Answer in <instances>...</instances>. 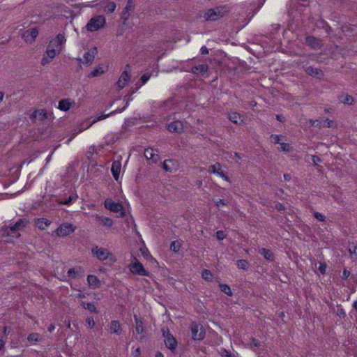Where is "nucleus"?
Here are the masks:
<instances>
[{
	"instance_id": "f257e3e1",
	"label": "nucleus",
	"mask_w": 357,
	"mask_h": 357,
	"mask_svg": "<svg viewBox=\"0 0 357 357\" xmlns=\"http://www.w3.org/2000/svg\"><path fill=\"white\" fill-rule=\"evenodd\" d=\"M65 40V38L62 34H58L54 38L50 40L47 45L46 52L42 59L43 65L50 63L56 55L61 52L62 45Z\"/></svg>"
},
{
	"instance_id": "f03ea898",
	"label": "nucleus",
	"mask_w": 357,
	"mask_h": 357,
	"mask_svg": "<svg viewBox=\"0 0 357 357\" xmlns=\"http://www.w3.org/2000/svg\"><path fill=\"white\" fill-rule=\"evenodd\" d=\"M104 206L109 211L117 213V217L123 218L125 216V211L122 204L118 202H116L112 199H106L104 202Z\"/></svg>"
},
{
	"instance_id": "7ed1b4c3",
	"label": "nucleus",
	"mask_w": 357,
	"mask_h": 357,
	"mask_svg": "<svg viewBox=\"0 0 357 357\" xmlns=\"http://www.w3.org/2000/svg\"><path fill=\"white\" fill-rule=\"evenodd\" d=\"M225 11L222 8L208 9L203 12L200 16L206 21H215L224 16Z\"/></svg>"
},
{
	"instance_id": "20e7f679",
	"label": "nucleus",
	"mask_w": 357,
	"mask_h": 357,
	"mask_svg": "<svg viewBox=\"0 0 357 357\" xmlns=\"http://www.w3.org/2000/svg\"><path fill=\"white\" fill-rule=\"evenodd\" d=\"M106 23L104 16L98 15L92 17L86 24V29L90 31H96L102 28Z\"/></svg>"
},
{
	"instance_id": "39448f33",
	"label": "nucleus",
	"mask_w": 357,
	"mask_h": 357,
	"mask_svg": "<svg viewBox=\"0 0 357 357\" xmlns=\"http://www.w3.org/2000/svg\"><path fill=\"white\" fill-rule=\"evenodd\" d=\"M75 231V227L71 223L66 222L60 225L54 231L53 236L64 237Z\"/></svg>"
},
{
	"instance_id": "423d86ee",
	"label": "nucleus",
	"mask_w": 357,
	"mask_h": 357,
	"mask_svg": "<svg viewBox=\"0 0 357 357\" xmlns=\"http://www.w3.org/2000/svg\"><path fill=\"white\" fill-rule=\"evenodd\" d=\"M91 252L100 261H104L112 256V253L105 248H99L98 246L93 247Z\"/></svg>"
},
{
	"instance_id": "0eeeda50",
	"label": "nucleus",
	"mask_w": 357,
	"mask_h": 357,
	"mask_svg": "<svg viewBox=\"0 0 357 357\" xmlns=\"http://www.w3.org/2000/svg\"><path fill=\"white\" fill-rule=\"evenodd\" d=\"M192 337L195 340H202L205 337V332L201 324L192 323L190 326Z\"/></svg>"
},
{
	"instance_id": "6e6552de",
	"label": "nucleus",
	"mask_w": 357,
	"mask_h": 357,
	"mask_svg": "<svg viewBox=\"0 0 357 357\" xmlns=\"http://www.w3.org/2000/svg\"><path fill=\"white\" fill-rule=\"evenodd\" d=\"M130 271L135 275L148 276L149 273L146 271L142 263L135 259V261L129 266Z\"/></svg>"
},
{
	"instance_id": "1a4fd4ad",
	"label": "nucleus",
	"mask_w": 357,
	"mask_h": 357,
	"mask_svg": "<svg viewBox=\"0 0 357 357\" xmlns=\"http://www.w3.org/2000/svg\"><path fill=\"white\" fill-rule=\"evenodd\" d=\"M25 226V221L23 220H19L14 225L9 227L8 231V235L12 238H17L20 236L18 230Z\"/></svg>"
},
{
	"instance_id": "9d476101",
	"label": "nucleus",
	"mask_w": 357,
	"mask_h": 357,
	"mask_svg": "<svg viewBox=\"0 0 357 357\" xmlns=\"http://www.w3.org/2000/svg\"><path fill=\"white\" fill-rule=\"evenodd\" d=\"M75 101L71 98H64L59 102L58 109L61 111L67 112L70 109L74 107Z\"/></svg>"
},
{
	"instance_id": "9b49d317",
	"label": "nucleus",
	"mask_w": 357,
	"mask_h": 357,
	"mask_svg": "<svg viewBox=\"0 0 357 357\" xmlns=\"http://www.w3.org/2000/svg\"><path fill=\"white\" fill-rule=\"evenodd\" d=\"M38 34V31L36 28H31L30 30H26L22 33V37L26 43H32L36 38Z\"/></svg>"
},
{
	"instance_id": "f8f14e48",
	"label": "nucleus",
	"mask_w": 357,
	"mask_h": 357,
	"mask_svg": "<svg viewBox=\"0 0 357 357\" xmlns=\"http://www.w3.org/2000/svg\"><path fill=\"white\" fill-rule=\"evenodd\" d=\"M121 157L119 160H115L112 164L111 172L115 181H118L120 178L121 170Z\"/></svg>"
},
{
	"instance_id": "ddd939ff",
	"label": "nucleus",
	"mask_w": 357,
	"mask_h": 357,
	"mask_svg": "<svg viewBox=\"0 0 357 357\" xmlns=\"http://www.w3.org/2000/svg\"><path fill=\"white\" fill-rule=\"evenodd\" d=\"M97 54L96 47H93L86 52L83 55L82 63L86 65L91 64L94 60L95 56ZM82 61V59H80Z\"/></svg>"
},
{
	"instance_id": "4468645a",
	"label": "nucleus",
	"mask_w": 357,
	"mask_h": 357,
	"mask_svg": "<svg viewBox=\"0 0 357 357\" xmlns=\"http://www.w3.org/2000/svg\"><path fill=\"white\" fill-rule=\"evenodd\" d=\"M144 156L148 160H151L153 163L157 162L160 160L159 155L151 148L144 150Z\"/></svg>"
},
{
	"instance_id": "2eb2a0df",
	"label": "nucleus",
	"mask_w": 357,
	"mask_h": 357,
	"mask_svg": "<svg viewBox=\"0 0 357 357\" xmlns=\"http://www.w3.org/2000/svg\"><path fill=\"white\" fill-rule=\"evenodd\" d=\"M167 130L172 132H181L183 130V123L180 121H175L167 126Z\"/></svg>"
},
{
	"instance_id": "dca6fc26",
	"label": "nucleus",
	"mask_w": 357,
	"mask_h": 357,
	"mask_svg": "<svg viewBox=\"0 0 357 357\" xmlns=\"http://www.w3.org/2000/svg\"><path fill=\"white\" fill-rule=\"evenodd\" d=\"M51 220L45 218H36L34 220L35 226L41 230H45L47 229L51 225Z\"/></svg>"
},
{
	"instance_id": "f3484780",
	"label": "nucleus",
	"mask_w": 357,
	"mask_h": 357,
	"mask_svg": "<svg viewBox=\"0 0 357 357\" xmlns=\"http://www.w3.org/2000/svg\"><path fill=\"white\" fill-rule=\"evenodd\" d=\"M130 81V75L126 71H124L119 78L116 82L117 87L119 90L123 89Z\"/></svg>"
},
{
	"instance_id": "a211bd4d",
	"label": "nucleus",
	"mask_w": 357,
	"mask_h": 357,
	"mask_svg": "<svg viewBox=\"0 0 357 357\" xmlns=\"http://www.w3.org/2000/svg\"><path fill=\"white\" fill-rule=\"evenodd\" d=\"M107 70V67L103 65H99L96 66L89 75V77H99L105 73Z\"/></svg>"
},
{
	"instance_id": "6ab92c4d",
	"label": "nucleus",
	"mask_w": 357,
	"mask_h": 357,
	"mask_svg": "<svg viewBox=\"0 0 357 357\" xmlns=\"http://www.w3.org/2000/svg\"><path fill=\"white\" fill-rule=\"evenodd\" d=\"M162 168L169 172H172L176 169V162L173 160H166L162 164Z\"/></svg>"
},
{
	"instance_id": "aec40b11",
	"label": "nucleus",
	"mask_w": 357,
	"mask_h": 357,
	"mask_svg": "<svg viewBox=\"0 0 357 357\" xmlns=\"http://www.w3.org/2000/svg\"><path fill=\"white\" fill-rule=\"evenodd\" d=\"M88 284L93 289L98 288L100 286V282L98 278L93 275H89L87 276Z\"/></svg>"
},
{
	"instance_id": "412c9836",
	"label": "nucleus",
	"mask_w": 357,
	"mask_h": 357,
	"mask_svg": "<svg viewBox=\"0 0 357 357\" xmlns=\"http://www.w3.org/2000/svg\"><path fill=\"white\" fill-rule=\"evenodd\" d=\"M305 71L308 75L319 79L323 76V72L320 69L312 66L307 67Z\"/></svg>"
},
{
	"instance_id": "4be33fe9",
	"label": "nucleus",
	"mask_w": 357,
	"mask_h": 357,
	"mask_svg": "<svg viewBox=\"0 0 357 357\" xmlns=\"http://www.w3.org/2000/svg\"><path fill=\"white\" fill-rule=\"evenodd\" d=\"M165 343L170 349H174L176 347V340L170 333H167L165 336Z\"/></svg>"
},
{
	"instance_id": "5701e85b",
	"label": "nucleus",
	"mask_w": 357,
	"mask_h": 357,
	"mask_svg": "<svg viewBox=\"0 0 357 357\" xmlns=\"http://www.w3.org/2000/svg\"><path fill=\"white\" fill-rule=\"evenodd\" d=\"M109 330L111 333L120 335L121 333V328L120 323L118 321H112L109 324Z\"/></svg>"
},
{
	"instance_id": "b1692460",
	"label": "nucleus",
	"mask_w": 357,
	"mask_h": 357,
	"mask_svg": "<svg viewBox=\"0 0 357 357\" xmlns=\"http://www.w3.org/2000/svg\"><path fill=\"white\" fill-rule=\"evenodd\" d=\"M96 219L100 224L107 227H110L113 225V220L110 218L96 215Z\"/></svg>"
},
{
	"instance_id": "393cba45",
	"label": "nucleus",
	"mask_w": 357,
	"mask_h": 357,
	"mask_svg": "<svg viewBox=\"0 0 357 357\" xmlns=\"http://www.w3.org/2000/svg\"><path fill=\"white\" fill-rule=\"evenodd\" d=\"M306 43L307 45L310 46L312 48H317L321 46L320 40H317L316 38L313 36H308L306 38Z\"/></svg>"
},
{
	"instance_id": "a878e982",
	"label": "nucleus",
	"mask_w": 357,
	"mask_h": 357,
	"mask_svg": "<svg viewBox=\"0 0 357 357\" xmlns=\"http://www.w3.org/2000/svg\"><path fill=\"white\" fill-rule=\"evenodd\" d=\"M229 119L234 123H241L243 121L242 116L240 114L236 112H231L229 113Z\"/></svg>"
},
{
	"instance_id": "bb28decb",
	"label": "nucleus",
	"mask_w": 357,
	"mask_h": 357,
	"mask_svg": "<svg viewBox=\"0 0 357 357\" xmlns=\"http://www.w3.org/2000/svg\"><path fill=\"white\" fill-rule=\"evenodd\" d=\"M259 253L264 256V257L268 260V261H273L274 259L273 255L269 250H267L266 248H261L259 250Z\"/></svg>"
},
{
	"instance_id": "cd10ccee",
	"label": "nucleus",
	"mask_w": 357,
	"mask_h": 357,
	"mask_svg": "<svg viewBox=\"0 0 357 357\" xmlns=\"http://www.w3.org/2000/svg\"><path fill=\"white\" fill-rule=\"evenodd\" d=\"M208 70V66L206 64H199L192 68V72L195 74L204 73Z\"/></svg>"
},
{
	"instance_id": "c85d7f7f",
	"label": "nucleus",
	"mask_w": 357,
	"mask_h": 357,
	"mask_svg": "<svg viewBox=\"0 0 357 357\" xmlns=\"http://www.w3.org/2000/svg\"><path fill=\"white\" fill-rule=\"evenodd\" d=\"M340 101L345 105H352L354 98L348 94H342L340 98Z\"/></svg>"
},
{
	"instance_id": "c756f323",
	"label": "nucleus",
	"mask_w": 357,
	"mask_h": 357,
	"mask_svg": "<svg viewBox=\"0 0 357 357\" xmlns=\"http://www.w3.org/2000/svg\"><path fill=\"white\" fill-rule=\"evenodd\" d=\"M135 320L136 324V332L138 334H142L144 332V326L143 323L141 320H139L137 316H135Z\"/></svg>"
},
{
	"instance_id": "7c9ffc66",
	"label": "nucleus",
	"mask_w": 357,
	"mask_h": 357,
	"mask_svg": "<svg viewBox=\"0 0 357 357\" xmlns=\"http://www.w3.org/2000/svg\"><path fill=\"white\" fill-rule=\"evenodd\" d=\"M81 272H82V268H80V267L72 268L68 271L67 275L69 278H74L76 277L77 275H78Z\"/></svg>"
},
{
	"instance_id": "2f4dec72",
	"label": "nucleus",
	"mask_w": 357,
	"mask_h": 357,
	"mask_svg": "<svg viewBox=\"0 0 357 357\" xmlns=\"http://www.w3.org/2000/svg\"><path fill=\"white\" fill-rule=\"evenodd\" d=\"M34 117H39L40 119H43L47 116V112L44 109H37L33 113Z\"/></svg>"
},
{
	"instance_id": "473e14b6",
	"label": "nucleus",
	"mask_w": 357,
	"mask_h": 357,
	"mask_svg": "<svg viewBox=\"0 0 357 357\" xmlns=\"http://www.w3.org/2000/svg\"><path fill=\"white\" fill-rule=\"evenodd\" d=\"M82 305L84 309H86L91 312H96V307L93 303H85L84 302H82Z\"/></svg>"
},
{
	"instance_id": "72a5a7b5",
	"label": "nucleus",
	"mask_w": 357,
	"mask_h": 357,
	"mask_svg": "<svg viewBox=\"0 0 357 357\" xmlns=\"http://www.w3.org/2000/svg\"><path fill=\"white\" fill-rule=\"evenodd\" d=\"M220 290L222 292H224L225 294H227L228 296H231L232 295L231 290L230 287L227 284H220Z\"/></svg>"
},
{
	"instance_id": "f704fd0d",
	"label": "nucleus",
	"mask_w": 357,
	"mask_h": 357,
	"mask_svg": "<svg viewBox=\"0 0 357 357\" xmlns=\"http://www.w3.org/2000/svg\"><path fill=\"white\" fill-rule=\"evenodd\" d=\"M202 277L204 280L209 281L211 280L213 275L210 271L205 269L202 273Z\"/></svg>"
},
{
	"instance_id": "c9c22d12",
	"label": "nucleus",
	"mask_w": 357,
	"mask_h": 357,
	"mask_svg": "<svg viewBox=\"0 0 357 357\" xmlns=\"http://www.w3.org/2000/svg\"><path fill=\"white\" fill-rule=\"evenodd\" d=\"M236 265L238 268L245 270L248 268V262L245 259H240L237 261Z\"/></svg>"
},
{
	"instance_id": "e433bc0d",
	"label": "nucleus",
	"mask_w": 357,
	"mask_h": 357,
	"mask_svg": "<svg viewBox=\"0 0 357 357\" xmlns=\"http://www.w3.org/2000/svg\"><path fill=\"white\" fill-rule=\"evenodd\" d=\"M116 9V4L114 2L108 3L105 7V11L109 13L114 12Z\"/></svg>"
},
{
	"instance_id": "4c0bfd02",
	"label": "nucleus",
	"mask_w": 357,
	"mask_h": 357,
	"mask_svg": "<svg viewBox=\"0 0 357 357\" xmlns=\"http://www.w3.org/2000/svg\"><path fill=\"white\" fill-rule=\"evenodd\" d=\"M77 197L78 196L77 195H70L65 201L61 202L60 204L63 205H69L72 202L77 200Z\"/></svg>"
},
{
	"instance_id": "58836bf2",
	"label": "nucleus",
	"mask_w": 357,
	"mask_h": 357,
	"mask_svg": "<svg viewBox=\"0 0 357 357\" xmlns=\"http://www.w3.org/2000/svg\"><path fill=\"white\" fill-rule=\"evenodd\" d=\"M209 172L213 174H216L218 172V170H220V163H215L214 165H212L209 167Z\"/></svg>"
},
{
	"instance_id": "ea45409f",
	"label": "nucleus",
	"mask_w": 357,
	"mask_h": 357,
	"mask_svg": "<svg viewBox=\"0 0 357 357\" xmlns=\"http://www.w3.org/2000/svg\"><path fill=\"white\" fill-rule=\"evenodd\" d=\"M170 249L174 252H178L180 249V243L178 241H174L171 243Z\"/></svg>"
},
{
	"instance_id": "a19ab883",
	"label": "nucleus",
	"mask_w": 357,
	"mask_h": 357,
	"mask_svg": "<svg viewBox=\"0 0 357 357\" xmlns=\"http://www.w3.org/2000/svg\"><path fill=\"white\" fill-rule=\"evenodd\" d=\"M280 146H281V149L284 151V152H289L291 151H292L293 148L292 146H291V144H287V143H283L282 142L280 144Z\"/></svg>"
},
{
	"instance_id": "79ce46f5",
	"label": "nucleus",
	"mask_w": 357,
	"mask_h": 357,
	"mask_svg": "<svg viewBox=\"0 0 357 357\" xmlns=\"http://www.w3.org/2000/svg\"><path fill=\"white\" fill-rule=\"evenodd\" d=\"M27 339L29 342H38L40 340V335L38 333H31Z\"/></svg>"
},
{
	"instance_id": "37998d69",
	"label": "nucleus",
	"mask_w": 357,
	"mask_h": 357,
	"mask_svg": "<svg viewBox=\"0 0 357 357\" xmlns=\"http://www.w3.org/2000/svg\"><path fill=\"white\" fill-rule=\"evenodd\" d=\"M281 137H282L281 135H272L271 136V139L272 142H273L275 144H280L282 143V142H280Z\"/></svg>"
},
{
	"instance_id": "c03bdc74",
	"label": "nucleus",
	"mask_w": 357,
	"mask_h": 357,
	"mask_svg": "<svg viewBox=\"0 0 357 357\" xmlns=\"http://www.w3.org/2000/svg\"><path fill=\"white\" fill-rule=\"evenodd\" d=\"M86 325L90 328H92L95 326V321L93 320V317H87L86 319Z\"/></svg>"
},
{
	"instance_id": "a18cd8bd",
	"label": "nucleus",
	"mask_w": 357,
	"mask_h": 357,
	"mask_svg": "<svg viewBox=\"0 0 357 357\" xmlns=\"http://www.w3.org/2000/svg\"><path fill=\"white\" fill-rule=\"evenodd\" d=\"M216 175L219 176L220 177L222 178L225 181H229L228 177L225 175L224 173V171L222 169V167L220 166V170H218V172L215 174Z\"/></svg>"
},
{
	"instance_id": "49530a36",
	"label": "nucleus",
	"mask_w": 357,
	"mask_h": 357,
	"mask_svg": "<svg viewBox=\"0 0 357 357\" xmlns=\"http://www.w3.org/2000/svg\"><path fill=\"white\" fill-rule=\"evenodd\" d=\"M109 114H105V115H100V116H98L96 119H94L91 123L90 124L89 126H91V125H93V123H96L97 121H101V120H103L105 119H106L107 116H109Z\"/></svg>"
},
{
	"instance_id": "de8ad7c7",
	"label": "nucleus",
	"mask_w": 357,
	"mask_h": 357,
	"mask_svg": "<svg viewBox=\"0 0 357 357\" xmlns=\"http://www.w3.org/2000/svg\"><path fill=\"white\" fill-rule=\"evenodd\" d=\"M225 236H225L224 231H218L216 232V237L220 241L223 240L225 238Z\"/></svg>"
},
{
	"instance_id": "09e8293b",
	"label": "nucleus",
	"mask_w": 357,
	"mask_h": 357,
	"mask_svg": "<svg viewBox=\"0 0 357 357\" xmlns=\"http://www.w3.org/2000/svg\"><path fill=\"white\" fill-rule=\"evenodd\" d=\"M151 75H148V74H144L141 77V80H142V84H145L148 80L149 79Z\"/></svg>"
},
{
	"instance_id": "8fccbe9b",
	"label": "nucleus",
	"mask_w": 357,
	"mask_h": 357,
	"mask_svg": "<svg viewBox=\"0 0 357 357\" xmlns=\"http://www.w3.org/2000/svg\"><path fill=\"white\" fill-rule=\"evenodd\" d=\"M140 354H141V352H140V349L139 348H136L132 352V355L133 357H139Z\"/></svg>"
},
{
	"instance_id": "3c124183",
	"label": "nucleus",
	"mask_w": 357,
	"mask_h": 357,
	"mask_svg": "<svg viewBox=\"0 0 357 357\" xmlns=\"http://www.w3.org/2000/svg\"><path fill=\"white\" fill-rule=\"evenodd\" d=\"M315 218L319 220V221H324L325 220V217L324 215L319 213H314Z\"/></svg>"
},
{
	"instance_id": "603ef678",
	"label": "nucleus",
	"mask_w": 357,
	"mask_h": 357,
	"mask_svg": "<svg viewBox=\"0 0 357 357\" xmlns=\"http://www.w3.org/2000/svg\"><path fill=\"white\" fill-rule=\"evenodd\" d=\"M215 204L218 207H221L226 205V203L224 199H220L219 200L215 202Z\"/></svg>"
},
{
	"instance_id": "864d4df0",
	"label": "nucleus",
	"mask_w": 357,
	"mask_h": 357,
	"mask_svg": "<svg viewBox=\"0 0 357 357\" xmlns=\"http://www.w3.org/2000/svg\"><path fill=\"white\" fill-rule=\"evenodd\" d=\"M350 275V272L347 271V269H344L342 273V278L347 279Z\"/></svg>"
},
{
	"instance_id": "5fc2aeb1",
	"label": "nucleus",
	"mask_w": 357,
	"mask_h": 357,
	"mask_svg": "<svg viewBox=\"0 0 357 357\" xmlns=\"http://www.w3.org/2000/svg\"><path fill=\"white\" fill-rule=\"evenodd\" d=\"M259 345V342L255 340V339H252L251 342H250V346L252 347H258Z\"/></svg>"
},
{
	"instance_id": "6e6d98bb",
	"label": "nucleus",
	"mask_w": 357,
	"mask_h": 357,
	"mask_svg": "<svg viewBox=\"0 0 357 357\" xmlns=\"http://www.w3.org/2000/svg\"><path fill=\"white\" fill-rule=\"evenodd\" d=\"M275 208L278 211H281L284 210V206L283 204L278 203L275 205Z\"/></svg>"
},
{
	"instance_id": "4d7b16f0",
	"label": "nucleus",
	"mask_w": 357,
	"mask_h": 357,
	"mask_svg": "<svg viewBox=\"0 0 357 357\" xmlns=\"http://www.w3.org/2000/svg\"><path fill=\"white\" fill-rule=\"evenodd\" d=\"M201 52H202V54H206L208 53V50L207 47L205 46L202 47Z\"/></svg>"
},
{
	"instance_id": "13d9d810",
	"label": "nucleus",
	"mask_w": 357,
	"mask_h": 357,
	"mask_svg": "<svg viewBox=\"0 0 357 357\" xmlns=\"http://www.w3.org/2000/svg\"><path fill=\"white\" fill-rule=\"evenodd\" d=\"M312 161L314 165H317L320 162V159L317 156H312Z\"/></svg>"
},
{
	"instance_id": "bf43d9fd",
	"label": "nucleus",
	"mask_w": 357,
	"mask_h": 357,
	"mask_svg": "<svg viewBox=\"0 0 357 357\" xmlns=\"http://www.w3.org/2000/svg\"><path fill=\"white\" fill-rule=\"evenodd\" d=\"M54 329H55V326H54V324H51V325L48 327V328H47L48 331H49V332H50V333H52V331H54Z\"/></svg>"
},
{
	"instance_id": "052dcab7",
	"label": "nucleus",
	"mask_w": 357,
	"mask_h": 357,
	"mask_svg": "<svg viewBox=\"0 0 357 357\" xmlns=\"http://www.w3.org/2000/svg\"><path fill=\"white\" fill-rule=\"evenodd\" d=\"M319 271H320L322 273H324L325 272V271H326V266H324V265H322V264H321V265H320V266H319Z\"/></svg>"
},
{
	"instance_id": "680f3d73",
	"label": "nucleus",
	"mask_w": 357,
	"mask_h": 357,
	"mask_svg": "<svg viewBox=\"0 0 357 357\" xmlns=\"http://www.w3.org/2000/svg\"><path fill=\"white\" fill-rule=\"evenodd\" d=\"M284 179H285L286 181H289V180H290V178H291V176H290V175H289V174H284Z\"/></svg>"
},
{
	"instance_id": "e2e57ef3",
	"label": "nucleus",
	"mask_w": 357,
	"mask_h": 357,
	"mask_svg": "<svg viewBox=\"0 0 357 357\" xmlns=\"http://www.w3.org/2000/svg\"><path fill=\"white\" fill-rule=\"evenodd\" d=\"M4 98V93L0 91V102H1L3 100Z\"/></svg>"
},
{
	"instance_id": "0e129e2a",
	"label": "nucleus",
	"mask_w": 357,
	"mask_h": 357,
	"mask_svg": "<svg viewBox=\"0 0 357 357\" xmlns=\"http://www.w3.org/2000/svg\"><path fill=\"white\" fill-rule=\"evenodd\" d=\"M4 342L2 340H0V350L4 347Z\"/></svg>"
},
{
	"instance_id": "69168bd1",
	"label": "nucleus",
	"mask_w": 357,
	"mask_h": 357,
	"mask_svg": "<svg viewBox=\"0 0 357 357\" xmlns=\"http://www.w3.org/2000/svg\"><path fill=\"white\" fill-rule=\"evenodd\" d=\"M326 122H327V126L328 127H331V124H332V121L329 119H326Z\"/></svg>"
},
{
	"instance_id": "338daca9",
	"label": "nucleus",
	"mask_w": 357,
	"mask_h": 357,
	"mask_svg": "<svg viewBox=\"0 0 357 357\" xmlns=\"http://www.w3.org/2000/svg\"><path fill=\"white\" fill-rule=\"evenodd\" d=\"M356 250H357V248H356V246H354V251H352V250H351V248L349 249V251H350V252H351V253H353V252H354V253H355V254H357V253H356Z\"/></svg>"
},
{
	"instance_id": "774afa93",
	"label": "nucleus",
	"mask_w": 357,
	"mask_h": 357,
	"mask_svg": "<svg viewBox=\"0 0 357 357\" xmlns=\"http://www.w3.org/2000/svg\"><path fill=\"white\" fill-rule=\"evenodd\" d=\"M155 357H164V356L160 352H158L155 354Z\"/></svg>"
}]
</instances>
